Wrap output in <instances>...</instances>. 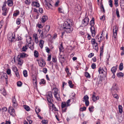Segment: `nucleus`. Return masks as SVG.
<instances>
[{"label":"nucleus","instance_id":"e2e57ef3","mask_svg":"<svg viewBox=\"0 0 124 124\" xmlns=\"http://www.w3.org/2000/svg\"><path fill=\"white\" fill-rule=\"evenodd\" d=\"M7 73L8 75H9L11 74V70L10 69H8L7 70Z\"/></svg>","mask_w":124,"mask_h":124},{"label":"nucleus","instance_id":"bb28decb","mask_svg":"<svg viewBox=\"0 0 124 124\" xmlns=\"http://www.w3.org/2000/svg\"><path fill=\"white\" fill-rule=\"evenodd\" d=\"M3 11L2 15L3 16H6L8 12V11L7 10V9H2Z\"/></svg>","mask_w":124,"mask_h":124},{"label":"nucleus","instance_id":"f704fd0d","mask_svg":"<svg viewBox=\"0 0 124 124\" xmlns=\"http://www.w3.org/2000/svg\"><path fill=\"white\" fill-rule=\"evenodd\" d=\"M59 51L60 52V53L61 54V52L62 50L63 49V48L62 46V44H61L59 46Z\"/></svg>","mask_w":124,"mask_h":124},{"label":"nucleus","instance_id":"f8f14e48","mask_svg":"<svg viewBox=\"0 0 124 124\" xmlns=\"http://www.w3.org/2000/svg\"><path fill=\"white\" fill-rule=\"evenodd\" d=\"M48 19V17L46 16H43L41 18V21L42 23H45Z\"/></svg>","mask_w":124,"mask_h":124},{"label":"nucleus","instance_id":"864d4df0","mask_svg":"<svg viewBox=\"0 0 124 124\" xmlns=\"http://www.w3.org/2000/svg\"><path fill=\"white\" fill-rule=\"evenodd\" d=\"M15 73L16 77L17 78H20V76L18 71H17L16 72H15Z\"/></svg>","mask_w":124,"mask_h":124},{"label":"nucleus","instance_id":"ea45409f","mask_svg":"<svg viewBox=\"0 0 124 124\" xmlns=\"http://www.w3.org/2000/svg\"><path fill=\"white\" fill-rule=\"evenodd\" d=\"M68 83L69 85L71 88H72L73 86V85L72 84V82L70 80L69 81Z\"/></svg>","mask_w":124,"mask_h":124},{"label":"nucleus","instance_id":"0eeeda50","mask_svg":"<svg viewBox=\"0 0 124 124\" xmlns=\"http://www.w3.org/2000/svg\"><path fill=\"white\" fill-rule=\"evenodd\" d=\"M8 112L12 116H13L15 114V110L12 107H9V108Z\"/></svg>","mask_w":124,"mask_h":124},{"label":"nucleus","instance_id":"4be33fe9","mask_svg":"<svg viewBox=\"0 0 124 124\" xmlns=\"http://www.w3.org/2000/svg\"><path fill=\"white\" fill-rule=\"evenodd\" d=\"M118 89L119 88L116 86V84H114L112 88V90H113L114 91L115 90L116 91H117Z\"/></svg>","mask_w":124,"mask_h":124},{"label":"nucleus","instance_id":"37998d69","mask_svg":"<svg viewBox=\"0 0 124 124\" xmlns=\"http://www.w3.org/2000/svg\"><path fill=\"white\" fill-rule=\"evenodd\" d=\"M12 69L13 71L15 72L16 71H18L17 67L15 66L12 67Z\"/></svg>","mask_w":124,"mask_h":124},{"label":"nucleus","instance_id":"f3484780","mask_svg":"<svg viewBox=\"0 0 124 124\" xmlns=\"http://www.w3.org/2000/svg\"><path fill=\"white\" fill-rule=\"evenodd\" d=\"M54 95L55 97L57 100L59 101L61 100V98L60 93L56 94H54Z\"/></svg>","mask_w":124,"mask_h":124},{"label":"nucleus","instance_id":"5fc2aeb1","mask_svg":"<svg viewBox=\"0 0 124 124\" xmlns=\"http://www.w3.org/2000/svg\"><path fill=\"white\" fill-rule=\"evenodd\" d=\"M52 108L55 111H58L57 109L55 107V105L53 104H52Z\"/></svg>","mask_w":124,"mask_h":124},{"label":"nucleus","instance_id":"423d86ee","mask_svg":"<svg viewBox=\"0 0 124 124\" xmlns=\"http://www.w3.org/2000/svg\"><path fill=\"white\" fill-rule=\"evenodd\" d=\"M89 98L88 96L87 95L83 97V101L85 102V105L88 106L89 104V102L88 101Z\"/></svg>","mask_w":124,"mask_h":124},{"label":"nucleus","instance_id":"7c9ffc66","mask_svg":"<svg viewBox=\"0 0 124 124\" xmlns=\"http://www.w3.org/2000/svg\"><path fill=\"white\" fill-rule=\"evenodd\" d=\"M116 15L117 17L118 18H119L120 16L119 14V12L118 10V8H116Z\"/></svg>","mask_w":124,"mask_h":124},{"label":"nucleus","instance_id":"2eb2a0df","mask_svg":"<svg viewBox=\"0 0 124 124\" xmlns=\"http://www.w3.org/2000/svg\"><path fill=\"white\" fill-rule=\"evenodd\" d=\"M17 60L18 61V64L21 66L22 65L23 63V61L22 58L17 57Z\"/></svg>","mask_w":124,"mask_h":124},{"label":"nucleus","instance_id":"1a4fd4ad","mask_svg":"<svg viewBox=\"0 0 124 124\" xmlns=\"http://www.w3.org/2000/svg\"><path fill=\"white\" fill-rule=\"evenodd\" d=\"M28 56V55L24 53H20L19 55H18L17 57L20 58H24L25 57H27Z\"/></svg>","mask_w":124,"mask_h":124},{"label":"nucleus","instance_id":"bf43d9fd","mask_svg":"<svg viewBox=\"0 0 124 124\" xmlns=\"http://www.w3.org/2000/svg\"><path fill=\"white\" fill-rule=\"evenodd\" d=\"M48 2H47L46 1V0H45V1L44 2V4L45 5L46 7V8H47V7H48Z\"/></svg>","mask_w":124,"mask_h":124},{"label":"nucleus","instance_id":"4468645a","mask_svg":"<svg viewBox=\"0 0 124 124\" xmlns=\"http://www.w3.org/2000/svg\"><path fill=\"white\" fill-rule=\"evenodd\" d=\"M7 3L8 6L9 7L12 6L14 4V3L12 0H8L6 1Z\"/></svg>","mask_w":124,"mask_h":124},{"label":"nucleus","instance_id":"c9c22d12","mask_svg":"<svg viewBox=\"0 0 124 124\" xmlns=\"http://www.w3.org/2000/svg\"><path fill=\"white\" fill-rule=\"evenodd\" d=\"M19 14V12L18 10H17L16 12L13 14V16H16L18 15Z\"/></svg>","mask_w":124,"mask_h":124},{"label":"nucleus","instance_id":"9b49d317","mask_svg":"<svg viewBox=\"0 0 124 124\" xmlns=\"http://www.w3.org/2000/svg\"><path fill=\"white\" fill-rule=\"evenodd\" d=\"M13 34L11 33L10 34H8V37L11 39V40H10V41L11 42H13L15 39V37L13 36Z\"/></svg>","mask_w":124,"mask_h":124},{"label":"nucleus","instance_id":"dca6fc26","mask_svg":"<svg viewBox=\"0 0 124 124\" xmlns=\"http://www.w3.org/2000/svg\"><path fill=\"white\" fill-rule=\"evenodd\" d=\"M116 26H115V27H114V29H113V37L114 38L116 39V36L117 35V31L116 30V29H115L114 28H116Z\"/></svg>","mask_w":124,"mask_h":124},{"label":"nucleus","instance_id":"c03bdc74","mask_svg":"<svg viewBox=\"0 0 124 124\" xmlns=\"http://www.w3.org/2000/svg\"><path fill=\"white\" fill-rule=\"evenodd\" d=\"M23 74L24 76L25 77H26L28 76L27 71L26 70H23Z\"/></svg>","mask_w":124,"mask_h":124},{"label":"nucleus","instance_id":"3c124183","mask_svg":"<svg viewBox=\"0 0 124 124\" xmlns=\"http://www.w3.org/2000/svg\"><path fill=\"white\" fill-rule=\"evenodd\" d=\"M7 3L6 1L4 2V4L2 7V9H7V8H6V4Z\"/></svg>","mask_w":124,"mask_h":124},{"label":"nucleus","instance_id":"b1692460","mask_svg":"<svg viewBox=\"0 0 124 124\" xmlns=\"http://www.w3.org/2000/svg\"><path fill=\"white\" fill-rule=\"evenodd\" d=\"M4 77L5 78L6 80V83L7 84V78L8 77L7 74L6 73H3V77L1 76V79H2V78Z\"/></svg>","mask_w":124,"mask_h":124},{"label":"nucleus","instance_id":"e433bc0d","mask_svg":"<svg viewBox=\"0 0 124 124\" xmlns=\"http://www.w3.org/2000/svg\"><path fill=\"white\" fill-rule=\"evenodd\" d=\"M27 46H23L22 48V51L23 52H25L26 51V50L27 49Z\"/></svg>","mask_w":124,"mask_h":124},{"label":"nucleus","instance_id":"603ef678","mask_svg":"<svg viewBox=\"0 0 124 124\" xmlns=\"http://www.w3.org/2000/svg\"><path fill=\"white\" fill-rule=\"evenodd\" d=\"M113 97L116 99L119 98V96L117 94L115 93L114 94H113Z\"/></svg>","mask_w":124,"mask_h":124},{"label":"nucleus","instance_id":"a211bd4d","mask_svg":"<svg viewBox=\"0 0 124 124\" xmlns=\"http://www.w3.org/2000/svg\"><path fill=\"white\" fill-rule=\"evenodd\" d=\"M73 30V28L72 27L67 29L66 28L64 30L65 32L67 33H71L72 31Z\"/></svg>","mask_w":124,"mask_h":124},{"label":"nucleus","instance_id":"f03ea898","mask_svg":"<svg viewBox=\"0 0 124 124\" xmlns=\"http://www.w3.org/2000/svg\"><path fill=\"white\" fill-rule=\"evenodd\" d=\"M69 20H67V22L63 23V29H65L66 28H70L71 27V25L72 24V22L71 21L69 23Z\"/></svg>","mask_w":124,"mask_h":124},{"label":"nucleus","instance_id":"58836bf2","mask_svg":"<svg viewBox=\"0 0 124 124\" xmlns=\"http://www.w3.org/2000/svg\"><path fill=\"white\" fill-rule=\"evenodd\" d=\"M46 83V81L43 79H42L41 81L40 82L39 84H45Z\"/></svg>","mask_w":124,"mask_h":124},{"label":"nucleus","instance_id":"49530a36","mask_svg":"<svg viewBox=\"0 0 124 124\" xmlns=\"http://www.w3.org/2000/svg\"><path fill=\"white\" fill-rule=\"evenodd\" d=\"M108 3L110 7L112 8L113 7L112 1L111 0H109L108 1Z\"/></svg>","mask_w":124,"mask_h":124},{"label":"nucleus","instance_id":"a878e982","mask_svg":"<svg viewBox=\"0 0 124 124\" xmlns=\"http://www.w3.org/2000/svg\"><path fill=\"white\" fill-rule=\"evenodd\" d=\"M60 57H59V59L61 61V63L64 62L65 61L64 57H62V55H61L60 53Z\"/></svg>","mask_w":124,"mask_h":124},{"label":"nucleus","instance_id":"5701e85b","mask_svg":"<svg viewBox=\"0 0 124 124\" xmlns=\"http://www.w3.org/2000/svg\"><path fill=\"white\" fill-rule=\"evenodd\" d=\"M44 42L43 40H40L39 41V46L41 49H42L43 46Z\"/></svg>","mask_w":124,"mask_h":124},{"label":"nucleus","instance_id":"7ed1b4c3","mask_svg":"<svg viewBox=\"0 0 124 124\" xmlns=\"http://www.w3.org/2000/svg\"><path fill=\"white\" fill-rule=\"evenodd\" d=\"M98 71L99 74H103L104 76H106L107 75V69L105 67L103 68H99Z\"/></svg>","mask_w":124,"mask_h":124},{"label":"nucleus","instance_id":"6e6552de","mask_svg":"<svg viewBox=\"0 0 124 124\" xmlns=\"http://www.w3.org/2000/svg\"><path fill=\"white\" fill-rule=\"evenodd\" d=\"M38 63L41 67H42L45 66V62L44 61V60L42 59L39 60L38 61Z\"/></svg>","mask_w":124,"mask_h":124},{"label":"nucleus","instance_id":"ddd939ff","mask_svg":"<svg viewBox=\"0 0 124 124\" xmlns=\"http://www.w3.org/2000/svg\"><path fill=\"white\" fill-rule=\"evenodd\" d=\"M33 37L34 39L35 42L37 44L39 42L37 35L36 33H34L33 34Z\"/></svg>","mask_w":124,"mask_h":124},{"label":"nucleus","instance_id":"13d9d810","mask_svg":"<svg viewBox=\"0 0 124 124\" xmlns=\"http://www.w3.org/2000/svg\"><path fill=\"white\" fill-rule=\"evenodd\" d=\"M30 0H26L25 1V3L27 5L30 4L31 3Z\"/></svg>","mask_w":124,"mask_h":124},{"label":"nucleus","instance_id":"412c9836","mask_svg":"<svg viewBox=\"0 0 124 124\" xmlns=\"http://www.w3.org/2000/svg\"><path fill=\"white\" fill-rule=\"evenodd\" d=\"M32 6L34 7H39V3L36 1H33L32 2Z\"/></svg>","mask_w":124,"mask_h":124},{"label":"nucleus","instance_id":"39448f33","mask_svg":"<svg viewBox=\"0 0 124 124\" xmlns=\"http://www.w3.org/2000/svg\"><path fill=\"white\" fill-rule=\"evenodd\" d=\"M89 18L86 17H85L82 21V24L84 26H87L89 23Z\"/></svg>","mask_w":124,"mask_h":124},{"label":"nucleus","instance_id":"a19ab883","mask_svg":"<svg viewBox=\"0 0 124 124\" xmlns=\"http://www.w3.org/2000/svg\"><path fill=\"white\" fill-rule=\"evenodd\" d=\"M24 107L25 110L27 111H29L30 110V107L28 106L24 105Z\"/></svg>","mask_w":124,"mask_h":124},{"label":"nucleus","instance_id":"9d476101","mask_svg":"<svg viewBox=\"0 0 124 124\" xmlns=\"http://www.w3.org/2000/svg\"><path fill=\"white\" fill-rule=\"evenodd\" d=\"M95 93L94 92L93 94L92 97V100L93 101L95 102L97 100H98L99 99V96H97L96 97L95 96Z\"/></svg>","mask_w":124,"mask_h":124},{"label":"nucleus","instance_id":"774afa93","mask_svg":"<svg viewBox=\"0 0 124 124\" xmlns=\"http://www.w3.org/2000/svg\"><path fill=\"white\" fill-rule=\"evenodd\" d=\"M16 23L18 25L20 23V20L19 19H17L16 20Z\"/></svg>","mask_w":124,"mask_h":124},{"label":"nucleus","instance_id":"de8ad7c7","mask_svg":"<svg viewBox=\"0 0 124 124\" xmlns=\"http://www.w3.org/2000/svg\"><path fill=\"white\" fill-rule=\"evenodd\" d=\"M53 90L54 91V94H56L59 93L58 92V89L56 88H54Z\"/></svg>","mask_w":124,"mask_h":124},{"label":"nucleus","instance_id":"4d7b16f0","mask_svg":"<svg viewBox=\"0 0 124 124\" xmlns=\"http://www.w3.org/2000/svg\"><path fill=\"white\" fill-rule=\"evenodd\" d=\"M93 108L94 107L93 106L89 107V111L91 112H93Z\"/></svg>","mask_w":124,"mask_h":124},{"label":"nucleus","instance_id":"c756f323","mask_svg":"<svg viewBox=\"0 0 124 124\" xmlns=\"http://www.w3.org/2000/svg\"><path fill=\"white\" fill-rule=\"evenodd\" d=\"M65 102H62L61 104V108H63L65 107H68Z\"/></svg>","mask_w":124,"mask_h":124},{"label":"nucleus","instance_id":"6ab92c4d","mask_svg":"<svg viewBox=\"0 0 124 124\" xmlns=\"http://www.w3.org/2000/svg\"><path fill=\"white\" fill-rule=\"evenodd\" d=\"M120 5L121 10H124V0H121L120 2Z\"/></svg>","mask_w":124,"mask_h":124},{"label":"nucleus","instance_id":"79ce46f5","mask_svg":"<svg viewBox=\"0 0 124 124\" xmlns=\"http://www.w3.org/2000/svg\"><path fill=\"white\" fill-rule=\"evenodd\" d=\"M96 45L93 47V48L97 51H98V44L96 43Z\"/></svg>","mask_w":124,"mask_h":124},{"label":"nucleus","instance_id":"8fccbe9b","mask_svg":"<svg viewBox=\"0 0 124 124\" xmlns=\"http://www.w3.org/2000/svg\"><path fill=\"white\" fill-rule=\"evenodd\" d=\"M22 83L20 81H19L17 82V84L18 86H21L22 85Z\"/></svg>","mask_w":124,"mask_h":124},{"label":"nucleus","instance_id":"c85d7f7f","mask_svg":"<svg viewBox=\"0 0 124 124\" xmlns=\"http://www.w3.org/2000/svg\"><path fill=\"white\" fill-rule=\"evenodd\" d=\"M118 110L119 113L122 114L123 112V108L121 105H119L118 106Z\"/></svg>","mask_w":124,"mask_h":124},{"label":"nucleus","instance_id":"473e14b6","mask_svg":"<svg viewBox=\"0 0 124 124\" xmlns=\"http://www.w3.org/2000/svg\"><path fill=\"white\" fill-rule=\"evenodd\" d=\"M35 111L37 114H38L39 112L40 111V109L39 108L37 107H36L35 108Z\"/></svg>","mask_w":124,"mask_h":124},{"label":"nucleus","instance_id":"20e7f679","mask_svg":"<svg viewBox=\"0 0 124 124\" xmlns=\"http://www.w3.org/2000/svg\"><path fill=\"white\" fill-rule=\"evenodd\" d=\"M46 96L48 102L50 103H52L51 100H53V98L52 92L51 91L48 92Z\"/></svg>","mask_w":124,"mask_h":124},{"label":"nucleus","instance_id":"72a5a7b5","mask_svg":"<svg viewBox=\"0 0 124 124\" xmlns=\"http://www.w3.org/2000/svg\"><path fill=\"white\" fill-rule=\"evenodd\" d=\"M85 76L87 78H90L91 77L90 75L87 72H85Z\"/></svg>","mask_w":124,"mask_h":124},{"label":"nucleus","instance_id":"69168bd1","mask_svg":"<svg viewBox=\"0 0 124 124\" xmlns=\"http://www.w3.org/2000/svg\"><path fill=\"white\" fill-rule=\"evenodd\" d=\"M70 99H69L66 102V103H67L66 105H67V106H70V104H69V103L70 102Z\"/></svg>","mask_w":124,"mask_h":124},{"label":"nucleus","instance_id":"393cba45","mask_svg":"<svg viewBox=\"0 0 124 124\" xmlns=\"http://www.w3.org/2000/svg\"><path fill=\"white\" fill-rule=\"evenodd\" d=\"M117 69L116 67H113L111 69V71L113 74L115 73Z\"/></svg>","mask_w":124,"mask_h":124},{"label":"nucleus","instance_id":"2f4dec72","mask_svg":"<svg viewBox=\"0 0 124 124\" xmlns=\"http://www.w3.org/2000/svg\"><path fill=\"white\" fill-rule=\"evenodd\" d=\"M123 63H120L119 67V70H122L123 69Z\"/></svg>","mask_w":124,"mask_h":124},{"label":"nucleus","instance_id":"aec40b11","mask_svg":"<svg viewBox=\"0 0 124 124\" xmlns=\"http://www.w3.org/2000/svg\"><path fill=\"white\" fill-rule=\"evenodd\" d=\"M34 44L33 43L32 44L30 42L29 43L28 46L31 49L33 50L34 48Z\"/></svg>","mask_w":124,"mask_h":124},{"label":"nucleus","instance_id":"0e129e2a","mask_svg":"<svg viewBox=\"0 0 124 124\" xmlns=\"http://www.w3.org/2000/svg\"><path fill=\"white\" fill-rule=\"evenodd\" d=\"M94 54L93 53H91L88 55V57L89 58H91L94 55Z\"/></svg>","mask_w":124,"mask_h":124},{"label":"nucleus","instance_id":"6e6d98bb","mask_svg":"<svg viewBox=\"0 0 124 124\" xmlns=\"http://www.w3.org/2000/svg\"><path fill=\"white\" fill-rule=\"evenodd\" d=\"M41 122L43 124H48V121L46 120H43Z\"/></svg>","mask_w":124,"mask_h":124},{"label":"nucleus","instance_id":"09e8293b","mask_svg":"<svg viewBox=\"0 0 124 124\" xmlns=\"http://www.w3.org/2000/svg\"><path fill=\"white\" fill-rule=\"evenodd\" d=\"M91 43L92 44L94 45L95 44H96V42L95 40V39H92Z\"/></svg>","mask_w":124,"mask_h":124},{"label":"nucleus","instance_id":"4c0bfd02","mask_svg":"<svg viewBox=\"0 0 124 124\" xmlns=\"http://www.w3.org/2000/svg\"><path fill=\"white\" fill-rule=\"evenodd\" d=\"M34 55L35 57H38L39 56L38 52L36 50H35L34 52Z\"/></svg>","mask_w":124,"mask_h":124},{"label":"nucleus","instance_id":"338daca9","mask_svg":"<svg viewBox=\"0 0 124 124\" xmlns=\"http://www.w3.org/2000/svg\"><path fill=\"white\" fill-rule=\"evenodd\" d=\"M67 107H65L63 108H62V111L63 112H65L67 109Z\"/></svg>","mask_w":124,"mask_h":124},{"label":"nucleus","instance_id":"680f3d73","mask_svg":"<svg viewBox=\"0 0 124 124\" xmlns=\"http://www.w3.org/2000/svg\"><path fill=\"white\" fill-rule=\"evenodd\" d=\"M58 11L59 12L61 13H62L63 12V11L62 10V8H58Z\"/></svg>","mask_w":124,"mask_h":124},{"label":"nucleus","instance_id":"cd10ccee","mask_svg":"<svg viewBox=\"0 0 124 124\" xmlns=\"http://www.w3.org/2000/svg\"><path fill=\"white\" fill-rule=\"evenodd\" d=\"M116 75L118 77L120 78L123 77L124 74L123 73L120 72L117 73L116 74Z\"/></svg>","mask_w":124,"mask_h":124},{"label":"nucleus","instance_id":"f257e3e1","mask_svg":"<svg viewBox=\"0 0 124 124\" xmlns=\"http://www.w3.org/2000/svg\"><path fill=\"white\" fill-rule=\"evenodd\" d=\"M94 19L93 18L90 23V25L91 26V27L90 28V31L91 33L92 36L93 37L95 36L96 33L95 28L94 27Z\"/></svg>","mask_w":124,"mask_h":124},{"label":"nucleus","instance_id":"a18cd8bd","mask_svg":"<svg viewBox=\"0 0 124 124\" xmlns=\"http://www.w3.org/2000/svg\"><path fill=\"white\" fill-rule=\"evenodd\" d=\"M118 0H114V4L116 7L118 6Z\"/></svg>","mask_w":124,"mask_h":124},{"label":"nucleus","instance_id":"052dcab7","mask_svg":"<svg viewBox=\"0 0 124 124\" xmlns=\"http://www.w3.org/2000/svg\"><path fill=\"white\" fill-rule=\"evenodd\" d=\"M96 65L95 63H93L91 65V67L93 69H94L96 68Z\"/></svg>","mask_w":124,"mask_h":124}]
</instances>
